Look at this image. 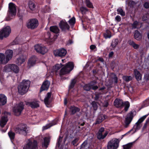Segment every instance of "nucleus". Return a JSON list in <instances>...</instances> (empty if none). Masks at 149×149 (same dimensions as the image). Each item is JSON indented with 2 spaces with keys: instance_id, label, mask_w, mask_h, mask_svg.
I'll use <instances>...</instances> for the list:
<instances>
[{
  "instance_id": "obj_1",
  "label": "nucleus",
  "mask_w": 149,
  "mask_h": 149,
  "mask_svg": "<svg viewBox=\"0 0 149 149\" xmlns=\"http://www.w3.org/2000/svg\"><path fill=\"white\" fill-rule=\"evenodd\" d=\"M74 67L73 63L71 62H68L65 65L58 64L53 66V71L57 74L58 73L60 75H63L69 73L73 69Z\"/></svg>"
},
{
  "instance_id": "obj_2",
  "label": "nucleus",
  "mask_w": 149,
  "mask_h": 149,
  "mask_svg": "<svg viewBox=\"0 0 149 149\" xmlns=\"http://www.w3.org/2000/svg\"><path fill=\"white\" fill-rule=\"evenodd\" d=\"M30 84V82L28 80H23L18 86V92L19 93L23 95L28 91Z\"/></svg>"
},
{
  "instance_id": "obj_3",
  "label": "nucleus",
  "mask_w": 149,
  "mask_h": 149,
  "mask_svg": "<svg viewBox=\"0 0 149 149\" xmlns=\"http://www.w3.org/2000/svg\"><path fill=\"white\" fill-rule=\"evenodd\" d=\"M114 105L117 108H122L125 106L124 109L126 111H127L130 107V103L128 101L123 102V100L117 98L114 102Z\"/></svg>"
},
{
  "instance_id": "obj_4",
  "label": "nucleus",
  "mask_w": 149,
  "mask_h": 149,
  "mask_svg": "<svg viewBox=\"0 0 149 149\" xmlns=\"http://www.w3.org/2000/svg\"><path fill=\"white\" fill-rule=\"evenodd\" d=\"M38 142L36 140L31 138L28 140L23 149H38Z\"/></svg>"
},
{
  "instance_id": "obj_5",
  "label": "nucleus",
  "mask_w": 149,
  "mask_h": 149,
  "mask_svg": "<svg viewBox=\"0 0 149 149\" xmlns=\"http://www.w3.org/2000/svg\"><path fill=\"white\" fill-rule=\"evenodd\" d=\"M15 132L16 133L26 136L28 133V130L27 129V125L26 124H21L15 129Z\"/></svg>"
},
{
  "instance_id": "obj_6",
  "label": "nucleus",
  "mask_w": 149,
  "mask_h": 149,
  "mask_svg": "<svg viewBox=\"0 0 149 149\" xmlns=\"http://www.w3.org/2000/svg\"><path fill=\"white\" fill-rule=\"evenodd\" d=\"M24 108V105L23 102H21L16 104L13 108V111L14 114L17 116H19Z\"/></svg>"
},
{
  "instance_id": "obj_7",
  "label": "nucleus",
  "mask_w": 149,
  "mask_h": 149,
  "mask_svg": "<svg viewBox=\"0 0 149 149\" xmlns=\"http://www.w3.org/2000/svg\"><path fill=\"white\" fill-rule=\"evenodd\" d=\"M119 141L118 139L114 138L110 141L108 143V149H117L118 147Z\"/></svg>"
},
{
  "instance_id": "obj_8",
  "label": "nucleus",
  "mask_w": 149,
  "mask_h": 149,
  "mask_svg": "<svg viewBox=\"0 0 149 149\" xmlns=\"http://www.w3.org/2000/svg\"><path fill=\"white\" fill-rule=\"evenodd\" d=\"M38 22L36 19H29L26 24V26L28 29H33L36 28L38 25Z\"/></svg>"
},
{
  "instance_id": "obj_9",
  "label": "nucleus",
  "mask_w": 149,
  "mask_h": 149,
  "mask_svg": "<svg viewBox=\"0 0 149 149\" xmlns=\"http://www.w3.org/2000/svg\"><path fill=\"white\" fill-rule=\"evenodd\" d=\"M11 32V29L9 26H7L0 31V39L2 40L4 37H8Z\"/></svg>"
},
{
  "instance_id": "obj_10",
  "label": "nucleus",
  "mask_w": 149,
  "mask_h": 149,
  "mask_svg": "<svg viewBox=\"0 0 149 149\" xmlns=\"http://www.w3.org/2000/svg\"><path fill=\"white\" fill-rule=\"evenodd\" d=\"M34 47L37 52L42 55L44 54L48 51L47 49L45 46L41 45H36L34 46Z\"/></svg>"
},
{
  "instance_id": "obj_11",
  "label": "nucleus",
  "mask_w": 149,
  "mask_h": 149,
  "mask_svg": "<svg viewBox=\"0 0 149 149\" xmlns=\"http://www.w3.org/2000/svg\"><path fill=\"white\" fill-rule=\"evenodd\" d=\"M97 83V82L96 81H93L91 82L88 84L85 85L84 88V90L88 91L91 89H92L93 90H96L98 88V86L95 85V84Z\"/></svg>"
},
{
  "instance_id": "obj_12",
  "label": "nucleus",
  "mask_w": 149,
  "mask_h": 149,
  "mask_svg": "<svg viewBox=\"0 0 149 149\" xmlns=\"http://www.w3.org/2000/svg\"><path fill=\"white\" fill-rule=\"evenodd\" d=\"M9 10H8V15L10 16H15L16 14V8L15 5L13 3H10L8 5Z\"/></svg>"
},
{
  "instance_id": "obj_13",
  "label": "nucleus",
  "mask_w": 149,
  "mask_h": 149,
  "mask_svg": "<svg viewBox=\"0 0 149 149\" xmlns=\"http://www.w3.org/2000/svg\"><path fill=\"white\" fill-rule=\"evenodd\" d=\"M67 53L66 50L64 48L57 49L54 51V54L55 56L61 57L64 56Z\"/></svg>"
},
{
  "instance_id": "obj_14",
  "label": "nucleus",
  "mask_w": 149,
  "mask_h": 149,
  "mask_svg": "<svg viewBox=\"0 0 149 149\" xmlns=\"http://www.w3.org/2000/svg\"><path fill=\"white\" fill-rule=\"evenodd\" d=\"M104 128L102 127L100 129L96 135L97 138L99 140L104 139L107 135L108 133L107 132H105L103 134V133L104 132Z\"/></svg>"
},
{
  "instance_id": "obj_15",
  "label": "nucleus",
  "mask_w": 149,
  "mask_h": 149,
  "mask_svg": "<svg viewBox=\"0 0 149 149\" xmlns=\"http://www.w3.org/2000/svg\"><path fill=\"white\" fill-rule=\"evenodd\" d=\"M133 114V112L131 111L127 115L125 122V127H127L131 122L134 117Z\"/></svg>"
},
{
  "instance_id": "obj_16",
  "label": "nucleus",
  "mask_w": 149,
  "mask_h": 149,
  "mask_svg": "<svg viewBox=\"0 0 149 149\" xmlns=\"http://www.w3.org/2000/svg\"><path fill=\"white\" fill-rule=\"evenodd\" d=\"M59 25L62 31H66L69 30L70 28V26L67 23L63 21H61L60 22Z\"/></svg>"
},
{
  "instance_id": "obj_17",
  "label": "nucleus",
  "mask_w": 149,
  "mask_h": 149,
  "mask_svg": "<svg viewBox=\"0 0 149 149\" xmlns=\"http://www.w3.org/2000/svg\"><path fill=\"white\" fill-rule=\"evenodd\" d=\"M147 115L143 116L140 118L134 125V128L136 131L139 129L141 127V123L145 119Z\"/></svg>"
},
{
  "instance_id": "obj_18",
  "label": "nucleus",
  "mask_w": 149,
  "mask_h": 149,
  "mask_svg": "<svg viewBox=\"0 0 149 149\" xmlns=\"http://www.w3.org/2000/svg\"><path fill=\"white\" fill-rule=\"evenodd\" d=\"M6 56H5V60L6 62L8 63V61L12 58L13 56V52L12 50H7L5 52Z\"/></svg>"
},
{
  "instance_id": "obj_19",
  "label": "nucleus",
  "mask_w": 149,
  "mask_h": 149,
  "mask_svg": "<svg viewBox=\"0 0 149 149\" xmlns=\"http://www.w3.org/2000/svg\"><path fill=\"white\" fill-rule=\"evenodd\" d=\"M50 84V82L48 80L44 81L40 88V92L44 90H47L49 88Z\"/></svg>"
},
{
  "instance_id": "obj_20",
  "label": "nucleus",
  "mask_w": 149,
  "mask_h": 149,
  "mask_svg": "<svg viewBox=\"0 0 149 149\" xmlns=\"http://www.w3.org/2000/svg\"><path fill=\"white\" fill-rule=\"evenodd\" d=\"M26 104L27 105L30 106L32 108H36L39 106L38 102L36 101L26 102Z\"/></svg>"
},
{
  "instance_id": "obj_21",
  "label": "nucleus",
  "mask_w": 149,
  "mask_h": 149,
  "mask_svg": "<svg viewBox=\"0 0 149 149\" xmlns=\"http://www.w3.org/2000/svg\"><path fill=\"white\" fill-rule=\"evenodd\" d=\"M107 117V116L104 114H100L99 115L96 120L95 124H99L106 118Z\"/></svg>"
},
{
  "instance_id": "obj_22",
  "label": "nucleus",
  "mask_w": 149,
  "mask_h": 149,
  "mask_svg": "<svg viewBox=\"0 0 149 149\" xmlns=\"http://www.w3.org/2000/svg\"><path fill=\"white\" fill-rule=\"evenodd\" d=\"M7 101L6 96L3 94H0V105L2 106L5 104Z\"/></svg>"
},
{
  "instance_id": "obj_23",
  "label": "nucleus",
  "mask_w": 149,
  "mask_h": 149,
  "mask_svg": "<svg viewBox=\"0 0 149 149\" xmlns=\"http://www.w3.org/2000/svg\"><path fill=\"white\" fill-rule=\"evenodd\" d=\"M8 119L7 116H2L0 120V125L2 127H3L6 124Z\"/></svg>"
},
{
  "instance_id": "obj_24",
  "label": "nucleus",
  "mask_w": 149,
  "mask_h": 149,
  "mask_svg": "<svg viewBox=\"0 0 149 149\" xmlns=\"http://www.w3.org/2000/svg\"><path fill=\"white\" fill-rule=\"evenodd\" d=\"M51 92H49L47 93L46 96L44 99V102L46 105H49L51 103L49 99L51 97Z\"/></svg>"
},
{
  "instance_id": "obj_25",
  "label": "nucleus",
  "mask_w": 149,
  "mask_h": 149,
  "mask_svg": "<svg viewBox=\"0 0 149 149\" xmlns=\"http://www.w3.org/2000/svg\"><path fill=\"white\" fill-rule=\"evenodd\" d=\"M50 141V137H45L44 138V142L42 143V146L43 147H44L45 148H47L49 144Z\"/></svg>"
},
{
  "instance_id": "obj_26",
  "label": "nucleus",
  "mask_w": 149,
  "mask_h": 149,
  "mask_svg": "<svg viewBox=\"0 0 149 149\" xmlns=\"http://www.w3.org/2000/svg\"><path fill=\"white\" fill-rule=\"evenodd\" d=\"M7 62L5 60V56L4 54L0 53V65L1 64H5Z\"/></svg>"
},
{
  "instance_id": "obj_27",
  "label": "nucleus",
  "mask_w": 149,
  "mask_h": 149,
  "mask_svg": "<svg viewBox=\"0 0 149 149\" xmlns=\"http://www.w3.org/2000/svg\"><path fill=\"white\" fill-rule=\"evenodd\" d=\"M134 72V75L137 80L138 81L141 80L142 75L140 72L136 70H135Z\"/></svg>"
},
{
  "instance_id": "obj_28",
  "label": "nucleus",
  "mask_w": 149,
  "mask_h": 149,
  "mask_svg": "<svg viewBox=\"0 0 149 149\" xmlns=\"http://www.w3.org/2000/svg\"><path fill=\"white\" fill-rule=\"evenodd\" d=\"M50 31L55 33H58L59 32L60 30L58 26H52L50 27Z\"/></svg>"
},
{
  "instance_id": "obj_29",
  "label": "nucleus",
  "mask_w": 149,
  "mask_h": 149,
  "mask_svg": "<svg viewBox=\"0 0 149 149\" xmlns=\"http://www.w3.org/2000/svg\"><path fill=\"white\" fill-rule=\"evenodd\" d=\"M135 39L138 40H140L142 38V36L138 31H135L134 34Z\"/></svg>"
},
{
  "instance_id": "obj_30",
  "label": "nucleus",
  "mask_w": 149,
  "mask_h": 149,
  "mask_svg": "<svg viewBox=\"0 0 149 149\" xmlns=\"http://www.w3.org/2000/svg\"><path fill=\"white\" fill-rule=\"evenodd\" d=\"M128 43L130 45L132 46L134 49H137L139 47V45L136 44L133 41L131 40L128 41Z\"/></svg>"
},
{
  "instance_id": "obj_31",
  "label": "nucleus",
  "mask_w": 149,
  "mask_h": 149,
  "mask_svg": "<svg viewBox=\"0 0 149 149\" xmlns=\"http://www.w3.org/2000/svg\"><path fill=\"white\" fill-rule=\"evenodd\" d=\"M25 61V59L22 56H21L17 59L16 63L18 65H20Z\"/></svg>"
},
{
  "instance_id": "obj_32",
  "label": "nucleus",
  "mask_w": 149,
  "mask_h": 149,
  "mask_svg": "<svg viewBox=\"0 0 149 149\" xmlns=\"http://www.w3.org/2000/svg\"><path fill=\"white\" fill-rule=\"evenodd\" d=\"M37 58L36 56H33L31 58L29 61V64L31 65H33L36 62Z\"/></svg>"
},
{
  "instance_id": "obj_33",
  "label": "nucleus",
  "mask_w": 149,
  "mask_h": 149,
  "mask_svg": "<svg viewBox=\"0 0 149 149\" xmlns=\"http://www.w3.org/2000/svg\"><path fill=\"white\" fill-rule=\"evenodd\" d=\"M89 146L87 143V141L85 140L81 145L80 149H88Z\"/></svg>"
},
{
  "instance_id": "obj_34",
  "label": "nucleus",
  "mask_w": 149,
  "mask_h": 149,
  "mask_svg": "<svg viewBox=\"0 0 149 149\" xmlns=\"http://www.w3.org/2000/svg\"><path fill=\"white\" fill-rule=\"evenodd\" d=\"M11 70L13 71L16 73H17L19 72V68L15 65L11 64Z\"/></svg>"
},
{
  "instance_id": "obj_35",
  "label": "nucleus",
  "mask_w": 149,
  "mask_h": 149,
  "mask_svg": "<svg viewBox=\"0 0 149 149\" xmlns=\"http://www.w3.org/2000/svg\"><path fill=\"white\" fill-rule=\"evenodd\" d=\"M29 7L31 10H34L36 7V5L34 1H30L29 3Z\"/></svg>"
},
{
  "instance_id": "obj_36",
  "label": "nucleus",
  "mask_w": 149,
  "mask_h": 149,
  "mask_svg": "<svg viewBox=\"0 0 149 149\" xmlns=\"http://www.w3.org/2000/svg\"><path fill=\"white\" fill-rule=\"evenodd\" d=\"M118 42V39H114L112 40L111 46L112 48H114L117 45Z\"/></svg>"
},
{
  "instance_id": "obj_37",
  "label": "nucleus",
  "mask_w": 149,
  "mask_h": 149,
  "mask_svg": "<svg viewBox=\"0 0 149 149\" xmlns=\"http://www.w3.org/2000/svg\"><path fill=\"white\" fill-rule=\"evenodd\" d=\"M85 3L86 5L89 8H93V6L92 3L91 2L90 0H85Z\"/></svg>"
},
{
  "instance_id": "obj_38",
  "label": "nucleus",
  "mask_w": 149,
  "mask_h": 149,
  "mask_svg": "<svg viewBox=\"0 0 149 149\" xmlns=\"http://www.w3.org/2000/svg\"><path fill=\"white\" fill-rule=\"evenodd\" d=\"M11 64H8L6 65L4 67V71L5 72H8L11 71Z\"/></svg>"
},
{
  "instance_id": "obj_39",
  "label": "nucleus",
  "mask_w": 149,
  "mask_h": 149,
  "mask_svg": "<svg viewBox=\"0 0 149 149\" xmlns=\"http://www.w3.org/2000/svg\"><path fill=\"white\" fill-rule=\"evenodd\" d=\"M8 135L11 140H13L14 139L15 133L14 132L10 131L8 132Z\"/></svg>"
},
{
  "instance_id": "obj_40",
  "label": "nucleus",
  "mask_w": 149,
  "mask_h": 149,
  "mask_svg": "<svg viewBox=\"0 0 149 149\" xmlns=\"http://www.w3.org/2000/svg\"><path fill=\"white\" fill-rule=\"evenodd\" d=\"M80 10L83 14H85L88 11V10L87 8L84 7H81Z\"/></svg>"
},
{
  "instance_id": "obj_41",
  "label": "nucleus",
  "mask_w": 149,
  "mask_h": 149,
  "mask_svg": "<svg viewBox=\"0 0 149 149\" xmlns=\"http://www.w3.org/2000/svg\"><path fill=\"white\" fill-rule=\"evenodd\" d=\"M111 77L114 83L116 84H117L118 82V78L116 75L113 73H112L111 74Z\"/></svg>"
},
{
  "instance_id": "obj_42",
  "label": "nucleus",
  "mask_w": 149,
  "mask_h": 149,
  "mask_svg": "<svg viewBox=\"0 0 149 149\" xmlns=\"http://www.w3.org/2000/svg\"><path fill=\"white\" fill-rule=\"evenodd\" d=\"M117 11L118 12V14H120L122 16L125 15V12L123 11L121 8H119L117 9Z\"/></svg>"
},
{
  "instance_id": "obj_43",
  "label": "nucleus",
  "mask_w": 149,
  "mask_h": 149,
  "mask_svg": "<svg viewBox=\"0 0 149 149\" xmlns=\"http://www.w3.org/2000/svg\"><path fill=\"white\" fill-rule=\"evenodd\" d=\"M136 4V2L132 1H130L128 3V6L131 8H133Z\"/></svg>"
},
{
  "instance_id": "obj_44",
  "label": "nucleus",
  "mask_w": 149,
  "mask_h": 149,
  "mask_svg": "<svg viewBox=\"0 0 149 149\" xmlns=\"http://www.w3.org/2000/svg\"><path fill=\"white\" fill-rule=\"evenodd\" d=\"M123 78L124 80L127 82H128L132 79V77L130 76H124Z\"/></svg>"
},
{
  "instance_id": "obj_45",
  "label": "nucleus",
  "mask_w": 149,
  "mask_h": 149,
  "mask_svg": "<svg viewBox=\"0 0 149 149\" xmlns=\"http://www.w3.org/2000/svg\"><path fill=\"white\" fill-rule=\"evenodd\" d=\"M132 145V143H130L123 146V149H130Z\"/></svg>"
},
{
  "instance_id": "obj_46",
  "label": "nucleus",
  "mask_w": 149,
  "mask_h": 149,
  "mask_svg": "<svg viewBox=\"0 0 149 149\" xmlns=\"http://www.w3.org/2000/svg\"><path fill=\"white\" fill-rule=\"evenodd\" d=\"M74 86V79H72L69 86V90L72 88Z\"/></svg>"
},
{
  "instance_id": "obj_47",
  "label": "nucleus",
  "mask_w": 149,
  "mask_h": 149,
  "mask_svg": "<svg viewBox=\"0 0 149 149\" xmlns=\"http://www.w3.org/2000/svg\"><path fill=\"white\" fill-rule=\"evenodd\" d=\"M91 104L94 109L95 110H96L97 108V105L96 102L95 101H93L91 103Z\"/></svg>"
},
{
  "instance_id": "obj_48",
  "label": "nucleus",
  "mask_w": 149,
  "mask_h": 149,
  "mask_svg": "<svg viewBox=\"0 0 149 149\" xmlns=\"http://www.w3.org/2000/svg\"><path fill=\"white\" fill-rule=\"evenodd\" d=\"M143 105L144 107H147L149 105V97L143 102Z\"/></svg>"
},
{
  "instance_id": "obj_49",
  "label": "nucleus",
  "mask_w": 149,
  "mask_h": 149,
  "mask_svg": "<svg viewBox=\"0 0 149 149\" xmlns=\"http://www.w3.org/2000/svg\"><path fill=\"white\" fill-rule=\"evenodd\" d=\"M139 24L138 22L137 21H135L134 22L133 24L132 25V29L138 28L137 27Z\"/></svg>"
},
{
  "instance_id": "obj_50",
  "label": "nucleus",
  "mask_w": 149,
  "mask_h": 149,
  "mask_svg": "<svg viewBox=\"0 0 149 149\" xmlns=\"http://www.w3.org/2000/svg\"><path fill=\"white\" fill-rule=\"evenodd\" d=\"M69 133L70 134V137L71 138H73L74 136V131L72 130H70L69 132Z\"/></svg>"
},
{
  "instance_id": "obj_51",
  "label": "nucleus",
  "mask_w": 149,
  "mask_h": 149,
  "mask_svg": "<svg viewBox=\"0 0 149 149\" xmlns=\"http://www.w3.org/2000/svg\"><path fill=\"white\" fill-rule=\"evenodd\" d=\"M70 114L73 115L74 113V107L71 106L70 108Z\"/></svg>"
},
{
  "instance_id": "obj_52",
  "label": "nucleus",
  "mask_w": 149,
  "mask_h": 149,
  "mask_svg": "<svg viewBox=\"0 0 149 149\" xmlns=\"http://www.w3.org/2000/svg\"><path fill=\"white\" fill-rule=\"evenodd\" d=\"M70 25H73L74 24V17H73L69 21Z\"/></svg>"
},
{
  "instance_id": "obj_53",
  "label": "nucleus",
  "mask_w": 149,
  "mask_h": 149,
  "mask_svg": "<svg viewBox=\"0 0 149 149\" xmlns=\"http://www.w3.org/2000/svg\"><path fill=\"white\" fill-rule=\"evenodd\" d=\"M63 138V136H60L58 139V142L57 144V145H58V146H60V145Z\"/></svg>"
},
{
  "instance_id": "obj_54",
  "label": "nucleus",
  "mask_w": 149,
  "mask_h": 149,
  "mask_svg": "<svg viewBox=\"0 0 149 149\" xmlns=\"http://www.w3.org/2000/svg\"><path fill=\"white\" fill-rule=\"evenodd\" d=\"M104 37L106 39H107V38H110L111 37V35L110 34V32L109 31L108 33H104Z\"/></svg>"
},
{
  "instance_id": "obj_55",
  "label": "nucleus",
  "mask_w": 149,
  "mask_h": 149,
  "mask_svg": "<svg viewBox=\"0 0 149 149\" xmlns=\"http://www.w3.org/2000/svg\"><path fill=\"white\" fill-rule=\"evenodd\" d=\"M54 124H49L48 125H47L45 126H44L43 127V130H46L49 128H50Z\"/></svg>"
},
{
  "instance_id": "obj_56",
  "label": "nucleus",
  "mask_w": 149,
  "mask_h": 149,
  "mask_svg": "<svg viewBox=\"0 0 149 149\" xmlns=\"http://www.w3.org/2000/svg\"><path fill=\"white\" fill-rule=\"evenodd\" d=\"M79 125L83 126L85 124V123L82 120H80L78 123Z\"/></svg>"
},
{
  "instance_id": "obj_57",
  "label": "nucleus",
  "mask_w": 149,
  "mask_h": 149,
  "mask_svg": "<svg viewBox=\"0 0 149 149\" xmlns=\"http://www.w3.org/2000/svg\"><path fill=\"white\" fill-rule=\"evenodd\" d=\"M100 95V93H95V97L94 98L95 100H97L99 98Z\"/></svg>"
},
{
  "instance_id": "obj_58",
  "label": "nucleus",
  "mask_w": 149,
  "mask_h": 149,
  "mask_svg": "<svg viewBox=\"0 0 149 149\" xmlns=\"http://www.w3.org/2000/svg\"><path fill=\"white\" fill-rule=\"evenodd\" d=\"M144 7L146 9L149 8V3L148 2H146L143 4Z\"/></svg>"
},
{
  "instance_id": "obj_59",
  "label": "nucleus",
  "mask_w": 149,
  "mask_h": 149,
  "mask_svg": "<svg viewBox=\"0 0 149 149\" xmlns=\"http://www.w3.org/2000/svg\"><path fill=\"white\" fill-rule=\"evenodd\" d=\"M115 20L117 22H120L121 20V17L119 15H117L115 17Z\"/></svg>"
},
{
  "instance_id": "obj_60",
  "label": "nucleus",
  "mask_w": 149,
  "mask_h": 149,
  "mask_svg": "<svg viewBox=\"0 0 149 149\" xmlns=\"http://www.w3.org/2000/svg\"><path fill=\"white\" fill-rule=\"evenodd\" d=\"M109 105V103L107 101H105L104 102L103 104V106L104 107H107Z\"/></svg>"
},
{
  "instance_id": "obj_61",
  "label": "nucleus",
  "mask_w": 149,
  "mask_h": 149,
  "mask_svg": "<svg viewBox=\"0 0 149 149\" xmlns=\"http://www.w3.org/2000/svg\"><path fill=\"white\" fill-rule=\"evenodd\" d=\"M148 18V17L146 15H144L142 17L143 20V21H146Z\"/></svg>"
},
{
  "instance_id": "obj_62",
  "label": "nucleus",
  "mask_w": 149,
  "mask_h": 149,
  "mask_svg": "<svg viewBox=\"0 0 149 149\" xmlns=\"http://www.w3.org/2000/svg\"><path fill=\"white\" fill-rule=\"evenodd\" d=\"M95 46L94 45H91L90 46V49L91 50H93L96 48Z\"/></svg>"
},
{
  "instance_id": "obj_63",
  "label": "nucleus",
  "mask_w": 149,
  "mask_h": 149,
  "mask_svg": "<svg viewBox=\"0 0 149 149\" xmlns=\"http://www.w3.org/2000/svg\"><path fill=\"white\" fill-rule=\"evenodd\" d=\"M114 54V53L113 52H111L109 53V58L112 57Z\"/></svg>"
},
{
  "instance_id": "obj_64",
  "label": "nucleus",
  "mask_w": 149,
  "mask_h": 149,
  "mask_svg": "<svg viewBox=\"0 0 149 149\" xmlns=\"http://www.w3.org/2000/svg\"><path fill=\"white\" fill-rule=\"evenodd\" d=\"M145 78L146 80H149V74H146L145 75Z\"/></svg>"
}]
</instances>
